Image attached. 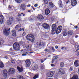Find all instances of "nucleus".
I'll list each match as a JSON object with an SVG mask.
<instances>
[{"instance_id":"nucleus-20","label":"nucleus","mask_w":79,"mask_h":79,"mask_svg":"<svg viewBox=\"0 0 79 79\" xmlns=\"http://www.w3.org/2000/svg\"><path fill=\"white\" fill-rule=\"evenodd\" d=\"M74 64L76 66V67H77L78 66H79V64H78V62L77 60H75V62H74Z\"/></svg>"},{"instance_id":"nucleus-62","label":"nucleus","mask_w":79,"mask_h":79,"mask_svg":"<svg viewBox=\"0 0 79 79\" xmlns=\"http://www.w3.org/2000/svg\"><path fill=\"white\" fill-rule=\"evenodd\" d=\"M79 48H77V49L76 52H77V51L78 50H79Z\"/></svg>"},{"instance_id":"nucleus-54","label":"nucleus","mask_w":79,"mask_h":79,"mask_svg":"<svg viewBox=\"0 0 79 79\" xmlns=\"http://www.w3.org/2000/svg\"><path fill=\"white\" fill-rule=\"evenodd\" d=\"M31 6V5H30V4H29V5H27V7H30V6Z\"/></svg>"},{"instance_id":"nucleus-11","label":"nucleus","mask_w":79,"mask_h":79,"mask_svg":"<svg viewBox=\"0 0 79 79\" xmlns=\"http://www.w3.org/2000/svg\"><path fill=\"white\" fill-rule=\"evenodd\" d=\"M50 11L49 9L47 8L45 9V14L46 15H49V13H50Z\"/></svg>"},{"instance_id":"nucleus-4","label":"nucleus","mask_w":79,"mask_h":79,"mask_svg":"<svg viewBox=\"0 0 79 79\" xmlns=\"http://www.w3.org/2000/svg\"><path fill=\"white\" fill-rule=\"evenodd\" d=\"M42 26L45 29H48L50 28V26L48 24L46 23H44L42 25Z\"/></svg>"},{"instance_id":"nucleus-27","label":"nucleus","mask_w":79,"mask_h":79,"mask_svg":"<svg viewBox=\"0 0 79 79\" xmlns=\"http://www.w3.org/2000/svg\"><path fill=\"white\" fill-rule=\"evenodd\" d=\"M73 34V31L70 30L68 31V34L70 35H72Z\"/></svg>"},{"instance_id":"nucleus-29","label":"nucleus","mask_w":79,"mask_h":79,"mask_svg":"<svg viewBox=\"0 0 79 79\" xmlns=\"http://www.w3.org/2000/svg\"><path fill=\"white\" fill-rule=\"evenodd\" d=\"M52 34H55L56 32V29H53L52 30Z\"/></svg>"},{"instance_id":"nucleus-55","label":"nucleus","mask_w":79,"mask_h":79,"mask_svg":"<svg viewBox=\"0 0 79 79\" xmlns=\"http://www.w3.org/2000/svg\"><path fill=\"white\" fill-rule=\"evenodd\" d=\"M69 2V0H68V1H67V2H66V3H68Z\"/></svg>"},{"instance_id":"nucleus-1","label":"nucleus","mask_w":79,"mask_h":79,"mask_svg":"<svg viewBox=\"0 0 79 79\" xmlns=\"http://www.w3.org/2000/svg\"><path fill=\"white\" fill-rule=\"evenodd\" d=\"M27 39L28 40H29L31 42H34L35 40V38L34 35L32 34H29L27 36Z\"/></svg>"},{"instance_id":"nucleus-64","label":"nucleus","mask_w":79,"mask_h":79,"mask_svg":"<svg viewBox=\"0 0 79 79\" xmlns=\"http://www.w3.org/2000/svg\"><path fill=\"white\" fill-rule=\"evenodd\" d=\"M77 56H79V52H77Z\"/></svg>"},{"instance_id":"nucleus-18","label":"nucleus","mask_w":79,"mask_h":79,"mask_svg":"<svg viewBox=\"0 0 79 79\" xmlns=\"http://www.w3.org/2000/svg\"><path fill=\"white\" fill-rule=\"evenodd\" d=\"M8 8L10 10H13V8L14 9V10H15V11H16L15 10V9L14 8V7H13V6H11L10 5H9Z\"/></svg>"},{"instance_id":"nucleus-26","label":"nucleus","mask_w":79,"mask_h":79,"mask_svg":"<svg viewBox=\"0 0 79 79\" xmlns=\"http://www.w3.org/2000/svg\"><path fill=\"white\" fill-rule=\"evenodd\" d=\"M39 74H36L34 77H33V79H37V78H38L39 77Z\"/></svg>"},{"instance_id":"nucleus-35","label":"nucleus","mask_w":79,"mask_h":79,"mask_svg":"<svg viewBox=\"0 0 79 79\" xmlns=\"http://www.w3.org/2000/svg\"><path fill=\"white\" fill-rule=\"evenodd\" d=\"M44 1L45 4H48V0H44Z\"/></svg>"},{"instance_id":"nucleus-21","label":"nucleus","mask_w":79,"mask_h":79,"mask_svg":"<svg viewBox=\"0 0 79 79\" xmlns=\"http://www.w3.org/2000/svg\"><path fill=\"white\" fill-rule=\"evenodd\" d=\"M54 59H52V63H53V62L55 61V60H56V59L58 58V56H54Z\"/></svg>"},{"instance_id":"nucleus-16","label":"nucleus","mask_w":79,"mask_h":79,"mask_svg":"<svg viewBox=\"0 0 79 79\" xmlns=\"http://www.w3.org/2000/svg\"><path fill=\"white\" fill-rule=\"evenodd\" d=\"M40 21H42L44 19V17L42 16V15H40L38 17Z\"/></svg>"},{"instance_id":"nucleus-31","label":"nucleus","mask_w":79,"mask_h":79,"mask_svg":"<svg viewBox=\"0 0 79 79\" xmlns=\"http://www.w3.org/2000/svg\"><path fill=\"white\" fill-rule=\"evenodd\" d=\"M16 2L17 3H21V2H22V0H15Z\"/></svg>"},{"instance_id":"nucleus-25","label":"nucleus","mask_w":79,"mask_h":79,"mask_svg":"<svg viewBox=\"0 0 79 79\" xmlns=\"http://www.w3.org/2000/svg\"><path fill=\"white\" fill-rule=\"evenodd\" d=\"M49 5L50 7V8H53L54 6L52 2H49Z\"/></svg>"},{"instance_id":"nucleus-45","label":"nucleus","mask_w":79,"mask_h":79,"mask_svg":"<svg viewBox=\"0 0 79 79\" xmlns=\"http://www.w3.org/2000/svg\"><path fill=\"white\" fill-rule=\"evenodd\" d=\"M69 69L70 71H73V67H70Z\"/></svg>"},{"instance_id":"nucleus-6","label":"nucleus","mask_w":79,"mask_h":79,"mask_svg":"<svg viewBox=\"0 0 79 79\" xmlns=\"http://www.w3.org/2000/svg\"><path fill=\"white\" fill-rule=\"evenodd\" d=\"M15 72V70L13 68H10L9 70V74H14Z\"/></svg>"},{"instance_id":"nucleus-53","label":"nucleus","mask_w":79,"mask_h":79,"mask_svg":"<svg viewBox=\"0 0 79 79\" xmlns=\"http://www.w3.org/2000/svg\"><path fill=\"white\" fill-rule=\"evenodd\" d=\"M58 48V47L57 46H55V48H56V49H57Z\"/></svg>"},{"instance_id":"nucleus-10","label":"nucleus","mask_w":79,"mask_h":79,"mask_svg":"<svg viewBox=\"0 0 79 79\" xmlns=\"http://www.w3.org/2000/svg\"><path fill=\"white\" fill-rule=\"evenodd\" d=\"M59 73L60 74L63 75L65 73L64 71L62 69H60L59 70Z\"/></svg>"},{"instance_id":"nucleus-24","label":"nucleus","mask_w":79,"mask_h":79,"mask_svg":"<svg viewBox=\"0 0 79 79\" xmlns=\"http://www.w3.org/2000/svg\"><path fill=\"white\" fill-rule=\"evenodd\" d=\"M21 27V25H17L15 28V30H18V28L20 27Z\"/></svg>"},{"instance_id":"nucleus-51","label":"nucleus","mask_w":79,"mask_h":79,"mask_svg":"<svg viewBox=\"0 0 79 79\" xmlns=\"http://www.w3.org/2000/svg\"><path fill=\"white\" fill-rule=\"evenodd\" d=\"M52 50H53L54 51H55V49L54 48V47L52 48Z\"/></svg>"},{"instance_id":"nucleus-5","label":"nucleus","mask_w":79,"mask_h":79,"mask_svg":"<svg viewBox=\"0 0 79 79\" xmlns=\"http://www.w3.org/2000/svg\"><path fill=\"white\" fill-rule=\"evenodd\" d=\"M63 27L61 26H59L57 28L56 31V34H59V33H60L61 32V30H62V29Z\"/></svg>"},{"instance_id":"nucleus-15","label":"nucleus","mask_w":79,"mask_h":79,"mask_svg":"<svg viewBox=\"0 0 79 79\" xmlns=\"http://www.w3.org/2000/svg\"><path fill=\"white\" fill-rule=\"evenodd\" d=\"M58 5L59 6H60V7H63V4H62V1L61 0H59L58 2Z\"/></svg>"},{"instance_id":"nucleus-43","label":"nucleus","mask_w":79,"mask_h":79,"mask_svg":"<svg viewBox=\"0 0 79 79\" xmlns=\"http://www.w3.org/2000/svg\"><path fill=\"white\" fill-rule=\"evenodd\" d=\"M62 12L63 13H66V12H67V10H66L65 11H64V10H63Z\"/></svg>"},{"instance_id":"nucleus-57","label":"nucleus","mask_w":79,"mask_h":79,"mask_svg":"<svg viewBox=\"0 0 79 79\" xmlns=\"http://www.w3.org/2000/svg\"><path fill=\"white\" fill-rule=\"evenodd\" d=\"M43 45V43H42L41 42H40V43L39 44V45Z\"/></svg>"},{"instance_id":"nucleus-42","label":"nucleus","mask_w":79,"mask_h":79,"mask_svg":"<svg viewBox=\"0 0 79 79\" xmlns=\"http://www.w3.org/2000/svg\"><path fill=\"white\" fill-rule=\"evenodd\" d=\"M26 35V33L25 32H23V34L22 35L23 36H24V35Z\"/></svg>"},{"instance_id":"nucleus-56","label":"nucleus","mask_w":79,"mask_h":79,"mask_svg":"<svg viewBox=\"0 0 79 79\" xmlns=\"http://www.w3.org/2000/svg\"><path fill=\"white\" fill-rule=\"evenodd\" d=\"M77 2L76 0H72L71 1V2Z\"/></svg>"},{"instance_id":"nucleus-3","label":"nucleus","mask_w":79,"mask_h":79,"mask_svg":"<svg viewBox=\"0 0 79 79\" xmlns=\"http://www.w3.org/2000/svg\"><path fill=\"white\" fill-rule=\"evenodd\" d=\"M9 31H10V28L9 29L5 28L3 30V32L4 35H8L10 34V33L8 32Z\"/></svg>"},{"instance_id":"nucleus-46","label":"nucleus","mask_w":79,"mask_h":79,"mask_svg":"<svg viewBox=\"0 0 79 79\" xmlns=\"http://www.w3.org/2000/svg\"><path fill=\"white\" fill-rule=\"evenodd\" d=\"M74 27L75 28V29H77V28H78V27H77V26H74Z\"/></svg>"},{"instance_id":"nucleus-37","label":"nucleus","mask_w":79,"mask_h":79,"mask_svg":"<svg viewBox=\"0 0 79 79\" xmlns=\"http://www.w3.org/2000/svg\"><path fill=\"white\" fill-rule=\"evenodd\" d=\"M41 69H44V65H41Z\"/></svg>"},{"instance_id":"nucleus-63","label":"nucleus","mask_w":79,"mask_h":79,"mask_svg":"<svg viewBox=\"0 0 79 79\" xmlns=\"http://www.w3.org/2000/svg\"><path fill=\"white\" fill-rule=\"evenodd\" d=\"M28 12H29V13H30V12H31V10H28Z\"/></svg>"},{"instance_id":"nucleus-2","label":"nucleus","mask_w":79,"mask_h":79,"mask_svg":"<svg viewBox=\"0 0 79 79\" xmlns=\"http://www.w3.org/2000/svg\"><path fill=\"white\" fill-rule=\"evenodd\" d=\"M14 50L18 51L20 49V45L18 43H15L13 45Z\"/></svg>"},{"instance_id":"nucleus-22","label":"nucleus","mask_w":79,"mask_h":79,"mask_svg":"<svg viewBox=\"0 0 79 79\" xmlns=\"http://www.w3.org/2000/svg\"><path fill=\"white\" fill-rule=\"evenodd\" d=\"M38 68V66H37V64L34 65L33 66V69L35 70V69H37Z\"/></svg>"},{"instance_id":"nucleus-8","label":"nucleus","mask_w":79,"mask_h":79,"mask_svg":"<svg viewBox=\"0 0 79 79\" xmlns=\"http://www.w3.org/2000/svg\"><path fill=\"white\" fill-rule=\"evenodd\" d=\"M54 74V73L53 72H48L47 74V76L49 77H52Z\"/></svg>"},{"instance_id":"nucleus-23","label":"nucleus","mask_w":79,"mask_h":79,"mask_svg":"<svg viewBox=\"0 0 79 79\" xmlns=\"http://www.w3.org/2000/svg\"><path fill=\"white\" fill-rule=\"evenodd\" d=\"M56 26L55 24H53L52 25V29H56Z\"/></svg>"},{"instance_id":"nucleus-36","label":"nucleus","mask_w":79,"mask_h":79,"mask_svg":"<svg viewBox=\"0 0 79 79\" xmlns=\"http://www.w3.org/2000/svg\"><path fill=\"white\" fill-rule=\"evenodd\" d=\"M61 50H66V47H62L61 48Z\"/></svg>"},{"instance_id":"nucleus-19","label":"nucleus","mask_w":79,"mask_h":79,"mask_svg":"<svg viewBox=\"0 0 79 79\" xmlns=\"http://www.w3.org/2000/svg\"><path fill=\"white\" fill-rule=\"evenodd\" d=\"M17 69L19 71V72H22V71H23V68H20L19 66L17 67Z\"/></svg>"},{"instance_id":"nucleus-39","label":"nucleus","mask_w":79,"mask_h":79,"mask_svg":"<svg viewBox=\"0 0 79 79\" xmlns=\"http://www.w3.org/2000/svg\"><path fill=\"white\" fill-rule=\"evenodd\" d=\"M3 21L2 19L1 20L0 19V24H3Z\"/></svg>"},{"instance_id":"nucleus-12","label":"nucleus","mask_w":79,"mask_h":79,"mask_svg":"<svg viewBox=\"0 0 79 79\" xmlns=\"http://www.w3.org/2000/svg\"><path fill=\"white\" fill-rule=\"evenodd\" d=\"M21 10H25V5L24 4L21 5L20 6Z\"/></svg>"},{"instance_id":"nucleus-60","label":"nucleus","mask_w":79,"mask_h":79,"mask_svg":"<svg viewBox=\"0 0 79 79\" xmlns=\"http://www.w3.org/2000/svg\"><path fill=\"white\" fill-rule=\"evenodd\" d=\"M28 52L29 53H33V52Z\"/></svg>"},{"instance_id":"nucleus-61","label":"nucleus","mask_w":79,"mask_h":79,"mask_svg":"<svg viewBox=\"0 0 79 79\" xmlns=\"http://www.w3.org/2000/svg\"><path fill=\"white\" fill-rule=\"evenodd\" d=\"M48 49H45L44 51L45 52H47V51H48Z\"/></svg>"},{"instance_id":"nucleus-47","label":"nucleus","mask_w":79,"mask_h":79,"mask_svg":"<svg viewBox=\"0 0 79 79\" xmlns=\"http://www.w3.org/2000/svg\"><path fill=\"white\" fill-rule=\"evenodd\" d=\"M51 66H52V67L55 66V64H51Z\"/></svg>"},{"instance_id":"nucleus-49","label":"nucleus","mask_w":79,"mask_h":79,"mask_svg":"<svg viewBox=\"0 0 79 79\" xmlns=\"http://www.w3.org/2000/svg\"><path fill=\"white\" fill-rule=\"evenodd\" d=\"M34 6H35V7H37V6H38L37 4H35V5Z\"/></svg>"},{"instance_id":"nucleus-17","label":"nucleus","mask_w":79,"mask_h":79,"mask_svg":"<svg viewBox=\"0 0 79 79\" xmlns=\"http://www.w3.org/2000/svg\"><path fill=\"white\" fill-rule=\"evenodd\" d=\"M71 2V4L72 6H75V5H76V4H77V1H72Z\"/></svg>"},{"instance_id":"nucleus-28","label":"nucleus","mask_w":79,"mask_h":79,"mask_svg":"<svg viewBox=\"0 0 79 79\" xmlns=\"http://www.w3.org/2000/svg\"><path fill=\"white\" fill-rule=\"evenodd\" d=\"M3 67H4L3 63V62H0V68H3Z\"/></svg>"},{"instance_id":"nucleus-38","label":"nucleus","mask_w":79,"mask_h":79,"mask_svg":"<svg viewBox=\"0 0 79 79\" xmlns=\"http://www.w3.org/2000/svg\"><path fill=\"white\" fill-rule=\"evenodd\" d=\"M9 19L10 21H13V17H11L9 18Z\"/></svg>"},{"instance_id":"nucleus-58","label":"nucleus","mask_w":79,"mask_h":79,"mask_svg":"<svg viewBox=\"0 0 79 79\" xmlns=\"http://www.w3.org/2000/svg\"><path fill=\"white\" fill-rule=\"evenodd\" d=\"M18 16H21V14H19Z\"/></svg>"},{"instance_id":"nucleus-52","label":"nucleus","mask_w":79,"mask_h":79,"mask_svg":"<svg viewBox=\"0 0 79 79\" xmlns=\"http://www.w3.org/2000/svg\"><path fill=\"white\" fill-rule=\"evenodd\" d=\"M22 56H26V54H22Z\"/></svg>"},{"instance_id":"nucleus-9","label":"nucleus","mask_w":79,"mask_h":79,"mask_svg":"<svg viewBox=\"0 0 79 79\" xmlns=\"http://www.w3.org/2000/svg\"><path fill=\"white\" fill-rule=\"evenodd\" d=\"M3 76L5 77H7V71L6 70L4 69L2 71Z\"/></svg>"},{"instance_id":"nucleus-48","label":"nucleus","mask_w":79,"mask_h":79,"mask_svg":"<svg viewBox=\"0 0 79 79\" xmlns=\"http://www.w3.org/2000/svg\"><path fill=\"white\" fill-rule=\"evenodd\" d=\"M22 31V29L21 28H20L19 29V30H18V31Z\"/></svg>"},{"instance_id":"nucleus-14","label":"nucleus","mask_w":79,"mask_h":79,"mask_svg":"<svg viewBox=\"0 0 79 79\" xmlns=\"http://www.w3.org/2000/svg\"><path fill=\"white\" fill-rule=\"evenodd\" d=\"M70 79H79V78H78V76L77 75H74Z\"/></svg>"},{"instance_id":"nucleus-40","label":"nucleus","mask_w":79,"mask_h":79,"mask_svg":"<svg viewBox=\"0 0 79 79\" xmlns=\"http://www.w3.org/2000/svg\"><path fill=\"white\" fill-rule=\"evenodd\" d=\"M0 17L1 18H2V19H0L1 20H2V19L3 20V15H1L0 16Z\"/></svg>"},{"instance_id":"nucleus-34","label":"nucleus","mask_w":79,"mask_h":79,"mask_svg":"<svg viewBox=\"0 0 79 79\" xmlns=\"http://www.w3.org/2000/svg\"><path fill=\"white\" fill-rule=\"evenodd\" d=\"M60 66L61 67H63L64 66V63L63 62H61L60 63Z\"/></svg>"},{"instance_id":"nucleus-50","label":"nucleus","mask_w":79,"mask_h":79,"mask_svg":"<svg viewBox=\"0 0 79 79\" xmlns=\"http://www.w3.org/2000/svg\"><path fill=\"white\" fill-rule=\"evenodd\" d=\"M40 61H41V63H43V62H44V60H42V59H41V60H40Z\"/></svg>"},{"instance_id":"nucleus-13","label":"nucleus","mask_w":79,"mask_h":79,"mask_svg":"<svg viewBox=\"0 0 79 79\" xmlns=\"http://www.w3.org/2000/svg\"><path fill=\"white\" fill-rule=\"evenodd\" d=\"M12 32L13 36L15 37V36H16V31L15 30H12Z\"/></svg>"},{"instance_id":"nucleus-32","label":"nucleus","mask_w":79,"mask_h":79,"mask_svg":"<svg viewBox=\"0 0 79 79\" xmlns=\"http://www.w3.org/2000/svg\"><path fill=\"white\" fill-rule=\"evenodd\" d=\"M7 24L9 25V26H10V24H11V21L8 20L7 21Z\"/></svg>"},{"instance_id":"nucleus-7","label":"nucleus","mask_w":79,"mask_h":79,"mask_svg":"<svg viewBox=\"0 0 79 79\" xmlns=\"http://www.w3.org/2000/svg\"><path fill=\"white\" fill-rule=\"evenodd\" d=\"M25 63H26V67H29L30 65H31V61L30 60H27L25 61Z\"/></svg>"},{"instance_id":"nucleus-30","label":"nucleus","mask_w":79,"mask_h":79,"mask_svg":"<svg viewBox=\"0 0 79 79\" xmlns=\"http://www.w3.org/2000/svg\"><path fill=\"white\" fill-rule=\"evenodd\" d=\"M4 42L3 41V40L2 39L0 38V45H2V44H3Z\"/></svg>"},{"instance_id":"nucleus-33","label":"nucleus","mask_w":79,"mask_h":79,"mask_svg":"<svg viewBox=\"0 0 79 79\" xmlns=\"http://www.w3.org/2000/svg\"><path fill=\"white\" fill-rule=\"evenodd\" d=\"M67 34H68V33H67V32H66L65 31H64L63 32V35H64V36H66Z\"/></svg>"},{"instance_id":"nucleus-44","label":"nucleus","mask_w":79,"mask_h":79,"mask_svg":"<svg viewBox=\"0 0 79 79\" xmlns=\"http://www.w3.org/2000/svg\"><path fill=\"white\" fill-rule=\"evenodd\" d=\"M21 15H22L23 16H25V14H24L23 13H21Z\"/></svg>"},{"instance_id":"nucleus-41","label":"nucleus","mask_w":79,"mask_h":79,"mask_svg":"<svg viewBox=\"0 0 79 79\" xmlns=\"http://www.w3.org/2000/svg\"><path fill=\"white\" fill-rule=\"evenodd\" d=\"M15 61H16V60H13L11 61V63H15Z\"/></svg>"},{"instance_id":"nucleus-59","label":"nucleus","mask_w":79,"mask_h":79,"mask_svg":"<svg viewBox=\"0 0 79 79\" xmlns=\"http://www.w3.org/2000/svg\"><path fill=\"white\" fill-rule=\"evenodd\" d=\"M5 58H6V59H7V58H8V57H7V56H5Z\"/></svg>"}]
</instances>
